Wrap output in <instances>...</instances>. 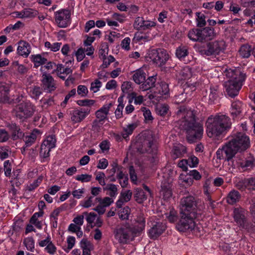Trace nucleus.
<instances>
[{"label":"nucleus","mask_w":255,"mask_h":255,"mask_svg":"<svg viewBox=\"0 0 255 255\" xmlns=\"http://www.w3.org/2000/svg\"><path fill=\"white\" fill-rule=\"evenodd\" d=\"M102 86V82L99 79H95L91 83L90 90L94 93L98 92Z\"/></svg>","instance_id":"680f3d73"},{"label":"nucleus","mask_w":255,"mask_h":255,"mask_svg":"<svg viewBox=\"0 0 255 255\" xmlns=\"http://www.w3.org/2000/svg\"><path fill=\"white\" fill-rule=\"evenodd\" d=\"M17 51L19 55L27 57L31 52L30 45L26 41H20L18 43Z\"/></svg>","instance_id":"412c9836"},{"label":"nucleus","mask_w":255,"mask_h":255,"mask_svg":"<svg viewBox=\"0 0 255 255\" xmlns=\"http://www.w3.org/2000/svg\"><path fill=\"white\" fill-rule=\"evenodd\" d=\"M31 60L34 63L35 66H39L47 62V59L40 54L31 55Z\"/></svg>","instance_id":"c9c22d12"},{"label":"nucleus","mask_w":255,"mask_h":255,"mask_svg":"<svg viewBox=\"0 0 255 255\" xmlns=\"http://www.w3.org/2000/svg\"><path fill=\"white\" fill-rule=\"evenodd\" d=\"M95 200H97L99 204L105 208L110 206L114 202L112 198L109 197H106L104 198L96 197Z\"/></svg>","instance_id":"09e8293b"},{"label":"nucleus","mask_w":255,"mask_h":255,"mask_svg":"<svg viewBox=\"0 0 255 255\" xmlns=\"http://www.w3.org/2000/svg\"><path fill=\"white\" fill-rule=\"evenodd\" d=\"M242 111V103L239 101H235L231 104L230 114L233 119H238Z\"/></svg>","instance_id":"4be33fe9"},{"label":"nucleus","mask_w":255,"mask_h":255,"mask_svg":"<svg viewBox=\"0 0 255 255\" xmlns=\"http://www.w3.org/2000/svg\"><path fill=\"white\" fill-rule=\"evenodd\" d=\"M8 127L11 132V138L13 140L20 139L23 136L24 133L15 124L11 123L8 125Z\"/></svg>","instance_id":"b1692460"},{"label":"nucleus","mask_w":255,"mask_h":255,"mask_svg":"<svg viewBox=\"0 0 255 255\" xmlns=\"http://www.w3.org/2000/svg\"><path fill=\"white\" fill-rule=\"evenodd\" d=\"M112 106V103L105 104L96 112V119L93 123V128H100L103 126L106 120H108V115Z\"/></svg>","instance_id":"6e6552de"},{"label":"nucleus","mask_w":255,"mask_h":255,"mask_svg":"<svg viewBox=\"0 0 255 255\" xmlns=\"http://www.w3.org/2000/svg\"><path fill=\"white\" fill-rule=\"evenodd\" d=\"M130 209L128 206H126L119 212V218L122 220L128 219Z\"/></svg>","instance_id":"052dcab7"},{"label":"nucleus","mask_w":255,"mask_h":255,"mask_svg":"<svg viewBox=\"0 0 255 255\" xmlns=\"http://www.w3.org/2000/svg\"><path fill=\"white\" fill-rule=\"evenodd\" d=\"M251 47L249 45L242 46L239 51V55L243 58H248L251 55Z\"/></svg>","instance_id":"a19ab883"},{"label":"nucleus","mask_w":255,"mask_h":255,"mask_svg":"<svg viewBox=\"0 0 255 255\" xmlns=\"http://www.w3.org/2000/svg\"><path fill=\"white\" fill-rule=\"evenodd\" d=\"M206 131L210 138H215L222 134L231 128L230 118L225 115H216L210 116L206 123Z\"/></svg>","instance_id":"f03ea898"},{"label":"nucleus","mask_w":255,"mask_h":255,"mask_svg":"<svg viewBox=\"0 0 255 255\" xmlns=\"http://www.w3.org/2000/svg\"><path fill=\"white\" fill-rule=\"evenodd\" d=\"M247 212L241 207L235 208L233 210V217L236 224L243 227L246 222Z\"/></svg>","instance_id":"2eb2a0df"},{"label":"nucleus","mask_w":255,"mask_h":255,"mask_svg":"<svg viewBox=\"0 0 255 255\" xmlns=\"http://www.w3.org/2000/svg\"><path fill=\"white\" fill-rule=\"evenodd\" d=\"M241 198V194L235 190H231L228 194L226 201L230 205H233L239 201Z\"/></svg>","instance_id":"c756f323"},{"label":"nucleus","mask_w":255,"mask_h":255,"mask_svg":"<svg viewBox=\"0 0 255 255\" xmlns=\"http://www.w3.org/2000/svg\"><path fill=\"white\" fill-rule=\"evenodd\" d=\"M254 165V160L253 158L249 159H245L244 161L242 162V165L240 167V169L245 171L248 169L252 168Z\"/></svg>","instance_id":"5fc2aeb1"},{"label":"nucleus","mask_w":255,"mask_h":255,"mask_svg":"<svg viewBox=\"0 0 255 255\" xmlns=\"http://www.w3.org/2000/svg\"><path fill=\"white\" fill-rule=\"evenodd\" d=\"M118 185L110 183L104 187L103 190L109 192L108 194L110 197L115 198L118 194Z\"/></svg>","instance_id":"72a5a7b5"},{"label":"nucleus","mask_w":255,"mask_h":255,"mask_svg":"<svg viewBox=\"0 0 255 255\" xmlns=\"http://www.w3.org/2000/svg\"><path fill=\"white\" fill-rule=\"evenodd\" d=\"M169 58L167 51L164 49H152L149 51L147 60L152 62L156 66L161 67L165 64Z\"/></svg>","instance_id":"20e7f679"},{"label":"nucleus","mask_w":255,"mask_h":255,"mask_svg":"<svg viewBox=\"0 0 255 255\" xmlns=\"http://www.w3.org/2000/svg\"><path fill=\"white\" fill-rule=\"evenodd\" d=\"M83 214L84 216H86V220L88 224L91 227H93L94 226V224L97 217V214L94 212L88 213L86 212H84Z\"/></svg>","instance_id":"79ce46f5"},{"label":"nucleus","mask_w":255,"mask_h":255,"mask_svg":"<svg viewBox=\"0 0 255 255\" xmlns=\"http://www.w3.org/2000/svg\"><path fill=\"white\" fill-rule=\"evenodd\" d=\"M245 157L242 154L237 155L233 160V165L235 167L240 168L242 162L244 161Z\"/></svg>","instance_id":"bf43d9fd"},{"label":"nucleus","mask_w":255,"mask_h":255,"mask_svg":"<svg viewBox=\"0 0 255 255\" xmlns=\"http://www.w3.org/2000/svg\"><path fill=\"white\" fill-rule=\"evenodd\" d=\"M156 82V76H152L148 77L140 87V89L143 91H146L155 86Z\"/></svg>","instance_id":"2f4dec72"},{"label":"nucleus","mask_w":255,"mask_h":255,"mask_svg":"<svg viewBox=\"0 0 255 255\" xmlns=\"http://www.w3.org/2000/svg\"><path fill=\"white\" fill-rule=\"evenodd\" d=\"M161 193L163 197L165 199H168L172 196V191L169 184L167 185H165L164 183L161 184Z\"/></svg>","instance_id":"a18cd8bd"},{"label":"nucleus","mask_w":255,"mask_h":255,"mask_svg":"<svg viewBox=\"0 0 255 255\" xmlns=\"http://www.w3.org/2000/svg\"><path fill=\"white\" fill-rule=\"evenodd\" d=\"M132 195V192L130 190L122 191L116 203L117 208H121L126 203L130 200Z\"/></svg>","instance_id":"f3484780"},{"label":"nucleus","mask_w":255,"mask_h":255,"mask_svg":"<svg viewBox=\"0 0 255 255\" xmlns=\"http://www.w3.org/2000/svg\"><path fill=\"white\" fill-rule=\"evenodd\" d=\"M211 180L208 179L205 181L203 187V193L206 196L207 199L210 202L212 201L211 194L213 193V190L211 188Z\"/></svg>","instance_id":"7c9ffc66"},{"label":"nucleus","mask_w":255,"mask_h":255,"mask_svg":"<svg viewBox=\"0 0 255 255\" xmlns=\"http://www.w3.org/2000/svg\"><path fill=\"white\" fill-rule=\"evenodd\" d=\"M156 22L152 20H144L143 17L138 16L135 18L133 27L138 30H146L156 26Z\"/></svg>","instance_id":"ddd939ff"},{"label":"nucleus","mask_w":255,"mask_h":255,"mask_svg":"<svg viewBox=\"0 0 255 255\" xmlns=\"http://www.w3.org/2000/svg\"><path fill=\"white\" fill-rule=\"evenodd\" d=\"M180 213L191 214H197L196 212L194 198L193 196H188L183 198L180 201Z\"/></svg>","instance_id":"9b49d317"},{"label":"nucleus","mask_w":255,"mask_h":255,"mask_svg":"<svg viewBox=\"0 0 255 255\" xmlns=\"http://www.w3.org/2000/svg\"><path fill=\"white\" fill-rule=\"evenodd\" d=\"M137 126L136 124L132 123L124 127L123 131L121 133L123 137L127 139L128 136L132 133L133 130L137 127Z\"/></svg>","instance_id":"473e14b6"},{"label":"nucleus","mask_w":255,"mask_h":255,"mask_svg":"<svg viewBox=\"0 0 255 255\" xmlns=\"http://www.w3.org/2000/svg\"><path fill=\"white\" fill-rule=\"evenodd\" d=\"M145 226V221L142 215L137 217L134 227L132 228L133 234L139 233L144 230Z\"/></svg>","instance_id":"393cba45"},{"label":"nucleus","mask_w":255,"mask_h":255,"mask_svg":"<svg viewBox=\"0 0 255 255\" xmlns=\"http://www.w3.org/2000/svg\"><path fill=\"white\" fill-rule=\"evenodd\" d=\"M118 102L119 105L115 112V114L117 119H121L123 117V111L125 106V104L123 103V97H120L118 98Z\"/></svg>","instance_id":"58836bf2"},{"label":"nucleus","mask_w":255,"mask_h":255,"mask_svg":"<svg viewBox=\"0 0 255 255\" xmlns=\"http://www.w3.org/2000/svg\"><path fill=\"white\" fill-rule=\"evenodd\" d=\"M94 196H90L88 198H85L83 200L81 201L80 205L84 208H88L95 205V203L97 201L95 200Z\"/></svg>","instance_id":"ea45409f"},{"label":"nucleus","mask_w":255,"mask_h":255,"mask_svg":"<svg viewBox=\"0 0 255 255\" xmlns=\"http://www.w3.org/2000/svg\"><path fill=\"white\" fill-rule=\"evenodd\" d=\"M23 244L27 250L33 252L34 250V240L32 237H27L23 240Z\"/></svg>","instance_id":"3c124183"},{"label":"nucleus","mask_w":255,"mask_h":255,"mask_svg":"<svg viewBox=\"0 0 255 255\" xmlns=\"http://www.w3.org/2000/svg\"><path fill=\"white\" fill-rule=\"evenodd\" d=\"M169 111V106L166 104H159L157 105L156 111L158 115L161 116L166 115Z\"/></svg>","instance_id":"8fccbe9b"},{"label":"nucleus","mask_w":255,"mask_h":255,"mask_svg":"<svg viewBox=\"0 0 255 255\" xmlns=\"http://www.w3.org/2000/svg\"><path fill=\"white\" fill-rule=\"evenodd\" d=\"M42 83L44 89L49 92L54 91L56 88L54 80L50 74H43L42 75Z\"/></svg>","instance_id":"6ab92c4d"},{"label":"nucleus","mask_w":255,"mask_h":255,"mask_svg":"<svg viewBox=\"0 0 255 255\" xmlns=\"http://www.w3.org/2000/svg\"><path fill=\"white\" fill-rule=\"evenodd\" d=\"M10 153L9 147L6 146L0 147V159L1 160L7 158Z\"/></svg>","instance_id":"6e6d98bb"},{"label":"nucleus","mask_w":255,"mask_h":255,"mask_svg":"<svg viewBox=\"0 0 255 255\" xmlns=\"http://www.w3.org/2000/svg\"><path fill=\"white\" fill-rule=\"evenodd\" d=\"M67 247L64 249V251L68 253L74 246L75 244V238L73 236H68L67 238Z\"/></svg>","instance_id":"338daca9"},{"label":"nucleus","mask_w":255,"mask_h":255,"mask_svg":"<svg viewBox=\"0 0 255 255\" xmlns=\"http://www.w3.org/2000/svg\"><path fill=\"white\" fill-rule=\"evenodd\" d=\"M56 138L54 135L48 136L43 141L40 151V156L44 162L49 156V152L52 148L55 147Z\"/></svg>","instance_id":"0eeeda50"},{"label":"nucleus","mask_w":255,"mask_h":255,"mask_svg":"<svg viewBox=\"0 0 255 255\" xmlns=\"http://www.w3.org/2000/svg\"><path fill=\"white\" fill-rule=\"evenodd\" d=\"M39 134V131L38 129H34L28 135H24L22 138L25 142L26 147L31 146L35 142Z\"/></svg>","instance_id":"bb28decb"},{"label":"nucleus","mask_w":255,"mask_h":255,"mask_svg":"<svg viewBox=\"0 0 255 255\" xmlns=\"http://www.w3.org/2000/svg\"><path fill=\"white\" fill-rule=\"evenodd\" d=\"M8 92V88L3 84H0V102L5 100Z\"/></svg>","instance_id":"e2e57ef3"},{"label":"nucleus","mask_w":255,"mask_h":255,"mask_svg":"<svg viewBox=\"0 0 255 255\" xmlns=\"http://www.w3.org/2000/svg\"><path fill=\"white\" fill-rule=\"evenodd\" d=\"M42 90L39 87H34L30 89L29 94L30 96L35 99L39 98L42 94Z\"/></svg>","instance_id":"864d4df0"},{"label":"nucleus","mask_w":255,"mask_h":255,"mask_svg":"<svg viewBox=\"0 0 255 255\" xmlns=\"http://www.w3.org/2000/svg\"><path fill=\"white\" fill-rule=\"evenodd\" d=\"M181 218L177 224L176 228L180 232L192 231L195 227V220L198 218V214L180 213Z\"/></svg>","instance_id":"39448f33"},{"label":"nucleus","mask_w":255,"mask_h":255,"mask_svg":"<svg viewBox=\"0 0 255 255\" xmlns=\"http://www.w3.org/2000/svg\"><path fill=\"white\" fill-rule=\"evenodd\" d=\"M192 74L191 68L186 66L178 72L176 74V77L179 80H185L191 78Z\"/></svg>","instance_id":"cd10ccee"},{"label":"nucleus","mask_w":255,"mask_h":255,"mask_svg":"<svg viewBox=\"0 0 255 255\" xmlns=\"http://www.w3.org/2000/svg\"><path fill=\"white\" fill-rule=\"evenodd\" d=\"M134 198L138 203H142L147 199L145 192L141 189L137 188L135 189Z\"/></svg>","instance_id":"e433bc0d"},{"label":"nucleus","mask_w":255,"mask_h":255,"mask_svg":"<svg viewBox=\"0 0 255 255\" xmlns=\"http://www.w3.org/2000/svg\"><path fill=\"white\" fill-rule=\"evenodd\" d=\"M90 113L89 110H76L73 112L71 117V120L75 123L81 122Z\"/></svg>","instance_id":"aec40b11"},{"label":"nucleus","mask_w":255,"mask_h":255,"mask_svg":"<svg viewBox=\"0 0 255 255\" xmlns=\"http://www.w3.org/2000/svg\"><path fill=\"white\" fill-rule=\"evenodd\" d=\"M133 234L132 228L128 224L121 226L117 229L116 237L121 243H127Z\"/></svg>","instance_id":"9d476101"},{"label":"nucleus","mask_w":255,"mask_h":255,"mask_svg":"<svg viewBox=\"0 0 255 255\" xmlns=\"http://www.w3.org/2000/svg\"><path fill=\"white\" fill-rule=\"evenodd\" d=\"M71 13L69 10L65 9H61L54 13L55 22L58 27L65 28L71 23Z\"/></svg>","instance_id":"1a4fd4ad"},{"label":"nucleus","mask_w":255,"mask_h":255,"mask_svg":"<svg viewBox=\"0 0 255 255\" xmlns=\"http://www.w3.org/2000/svg\"><path fill=\"white\" fill-rule=\"evenodd\" d=\"M225 74L228 79L224 83L226 91L229 96L234 98L238 95L246 79V74L239 68L227 69Z\"/></svg>","instance_id":"7ed1b4c3"},{"label":"nucleus","mask_w":255,"mask_h":255,"mask_svg":"<svg viewBox=\"0 0 255 255\" xmlns=\"http://www.w3.org/2000/svg\"><path fill=\"white\" fill-rule=\"evenodd\" d=\"M143 151L151 154H155L157 152V147L153 140H146L142 145Z\"/></svg>","instance_id":"a878e982"},{"label":"nucleus","mask_w":255,"mask_h":255,"mask_svg":"<svg viewBox=\"0 0 255 255\" xmlns=\"http://www.w3.org/2000/svg\"><path fill=\"white\" fill-rule=\"evenodd\" d=\"M238 151H241L235 145L232 140H230L221 148H219L216 151L217 157L220 159H225L229 161L235 156Z\"/></svg>","instance_id":"423d86ee"},{"label":"nucleus","mask_w":255,"mask_h":255,"mask_svg":"<svg viewBox=\"0 0 255 255\" xmlns=\"http://www.w3.org/2000/svg\"><path fill=\"white\" fill-rule=\"evenodd\" d=\"M38 12L36 10L32 8H25L22 10V14L24 18H33L37 15Z\"/></svg>","instance_id":"c03bdc74"},{"label":"nucleus","mask_w":255,"mask_h":255,"mask_svg":"<svg viewBox=\"0 0 255 255\" xmlns=\"http://www.w3.org/2000/svg\"><path fill=\"white\" fill-rule=\"evenodd\" d=\"M121 34L115 31H111L108 36L107 39L111 43H112L116 41H117L120 37Z\"/></svg>","instance_id":"0e129e2a"},{"label":"nucleus","mask_w":255,"mask_h":255,"mask_svg":"<svg viewBox=\"0 0 255 255\" xmlns=\"http://www.w3.org/2000/svg\"><path fill=\"white\" fill-rule=\"evenodd\" d=\"M77 93L81 97H85L88 94V89L85 85H80L77 87Z\"/></svg>","instance_id":"774afa93"},{"label":"nucleus","mask_w":255,"mask_h":255,"mask_svg":"<svg viewBox=\"0 0 255 255\" xmlns=\"http://www.w3.org/2000/svg\"><path fill=\"white\" fill-rule=\"evenodd\" d=\"M165 218L170 223H174L177 221L178 215L177 212L173 209L165 213Z\"/></svg>","instance_id":"de8ad7c7"},{"label":"nucleus","mask_w":255,"mask_h":255,"mask_svg":"<svg viewBox=\"0 0 255 255\" xmlns=\"http://www.w3.org/2000/svg\"><path fill=\"white\" fill-rule=\"evenodd\" d=\"M42 180V177H38L37 179L34 180L32 183L28 184L26 186V189L29 191H32L34 190L39 185Z\"/></svg>","instance_id":"13d9d810"},{"label":"nucleus","mask_w":255,"mask_h":255,"mask_svg":"<svg viewBox=\"0 0 255 255\" xmlns=\"http://www.w3.org/2000/svg\"><path fill=\"white\" fill-rule=\"evenodd\" d=\"M188 54V49L186 47L180 46L176 51V55L180 60H184V58Z\"/></svg>","instance_id":"49530a36"},{"label":"nucleus","mask_w":255,"mask_h":255,"mask_svg":"<svg viewBox=\"0 0 255 255\" xmlns=\"http://www.w3.org/2000/svg\"><path fill=\"white\" fill-rule=\"evenodd\" d=\"M80 246L83 251H91L94 249L93 245L86 238H83L80 243Z\"/></svg>","instance_id":"37998d69"},{"label":"nucleus","mask_w":255,"mask_h":255,"mask_svg":"<svg viewBox=\"0 0 255 255\" xmlns=\"http://www.w3.org/2000/svg\"><path fill=\"white\" fill-rule=\"evenodd\" d=\"M201 30L199 29H192L188 32V36L190 39L193 41H202Z\"/></svg>","instance_id":"4c0bfd02"},{"label":"nucleus","mask_w":255,"mask_h":255,"mask_svg":"<svg viewBox=\"0 0 255 255\" xmlns=\"http://www.w3.org/2000/svg\"><path fill=\"white\" fill-rule=\"evenodd\" d=\"M179 179L189 186H191L193 183V180L190 177L189 173L187 174H181L179 176Z\"/></svg>","instance_id":"4d7b16f0"},{"label":"nucleus","mask_w":255,"mask_h":255,"mask_svg":"<svg viewBox=\"0 0 255 255\" xmlns=\"http://www.w3.org/2000/svg\"><path fill=\"white\" fill-rule=\"evenodd\" d=\"M231 140L241 151L245 150L250 146L249 137L242 132L237 133Z\"/></svg>","instance_id":"f8f14e48"},{"label":"nucleus","mask_w":255,"mask_h":255,"mask_svg":"<svg viewBox=\"0 0 255 255\" xmlns=\"http://www.w3.org/2000/svg\"><path fill=\"white\" fill-rule=\"evenodd\" d=\"M177 116L180 126L186 131L187 139L190 143L201 138L203 133V125L196 121L194 111L181 107L177 112Z\"/></svg>","instance_id":"f257e3e1"},{"label":"nucleus","mask_w":255,"mask_h":255,"mask_svg":"<svg viewBox=\"0 0 255 255\" xmlns=\"http://www.w3.org/2000/svg\"><path fill=\"white\" fill-rule=\"evenodd\" d=\"M224 49L223 41H214L210 42L207 45V49L205 51V54L208 56L218 55Z\"/></svg>","instance_id":"4468645a"},{"label":"nucleus","mask_w":255,"mask_h":255,"mask_svg":"<svg viewBox=\"0 0 255 255\" xmlns=\"http://www.w3.org/2000/svg\"><path fill=\"white\" fill-rule=\"evenodd\" d=\"M146 76L145 69L141 68L133 71L132 79L137 84H143L145 80Z\"/></svg>","instance_id":"5701e85b"},{"label":"nucleus","mask_w":255,"mask_h":255,"mask_svg":"<svg viewBox=\"0 0 255 255\" xmlns=\"http://www.w3.org/2000/svg\"><path fill=\"white\" fill-rule=\"evenodd\" d=\"M166 229L165 225L160 222L156 223L149 230L148 235L150 238L155 239L159 236Z\"/></svg>","instance_id":"a211bd4d"},{"label":"nucleus","mask_w":255,"mask_h":255,"mask_svg":"<svg viewBox=\"0 0 255 255\" xmlns=\"http://www.w3.org/2000/svg\"><path fill=\"white\" fill-rule=\"evenodd\" d=\"M217 87H211L210 89V94L209 95V102L210 104L214 103L217 100L218 95L217 93Z\"/></svg>","instance_id":"603ef678"},{"label":"nucleus","mask_w":255,"mask_h":255,"mask_svg":"<svg viewBox=\"0 0 255 255\" xmlns=\"http://www.w3.org/2000/svg\"><path fill=\"white\" fill-rule=\"evenodd\" d=\"M202 41L203 40H210L214 35V30L210 27H206L201 30Z\"/></svg>","instance_id":"f704fd0d"},{"label":"nucleus","mask_w":255,"mask_h":255,"mask_svg":"<svg viewBox=\"0 0 255 255\" xmlns=\"http://www.w3.org/2000/svg\"><path fill=\"white\" fill-rule=\"evenodd\" d=\"M141 111L143 113L144 120L146 122L153 120V118L152 116L151 113L148 108L146 107H142L141 108Z\"/></svg>","instance_id":"69168bd1"},{"label":"nucleus","mask_w":255,"mask_h":255,"mask_svg":"<svg viewBox=\"0 0 255 255\" xmlns=\"http://www.w3.org/2000/svg\"><path fill=\"white\" fill-rule=\"evenodd\" d=\"M44 214L43 211H39L34 213L31 217L29 223L33 225L39 230L42 228V222L38 220V218L41 217Z\"/></svg>","instance_id":"c85d7f7f"},{"label":"nucleus","mask_w":255,"mask_h":255,"mask_svg":"<svg viewBox=\"0 0 255 255\" xmlns=\"http://www.w3.org/2000/svg\"><path fill=\"white\" fill-rule=\"evenodd\" d=\"M17 116L27 118L31 116L34 112V107L30 103H21L18 105Z\"/></svg>","instance_id":"dca6fc26"}]
</instances>
